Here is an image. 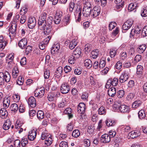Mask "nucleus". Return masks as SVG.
Returning a JSON list of instances; mask_svg holds the SVG:
<instances>
[{"label": "nucleus", "instance_id": "nucleus-59", "mask_svg": "<svg viewBox=\"0 0 147 147\" xmlns=\"http://www.w3.org/2000/svg\"><path fill=\"white\" fill-rule=\"evenodd\" d=\"M124 94V92L123 90H119L117 93V96L119 98H121L123 97Z\"/></svg>", "mask_w": 147, "mask_h": 147}, {"label": "nucleus", "instance_id": "nucleus-54", "mask_svg": "<svg viewBox=\"0 0 147 147\" xmlns=\"http://www.w3.org/2000/svg\"><path fill=\"white\" fill-rule=\"evenodd\" d=\"M117 26V24L115 22H111L110 23L109 25V29L111 30Z\"/></svg>", "mask_w": 147, "mask_h": 147}, {"label": "nucleus", "instance_id": "nucleus-10", "mask_svg": "<svg viewBox=\"0 0 147 147\" xmlns=\"http://www.w3.org/2000/svg\"><path fill=\"white\" fill-rule=\"evenodd\" d=\"M28 105L32 108H34L36 106V100L34 97H29L28 99Z\"/></svg>", "mask_w": 147, "mask_h": 147}, {"label": "nucleus", "instance_id": "nucleus-49", "mask_svg": "<svg viewBox=\"0 0 147 147\" xmlns=\"http://www.w3.org/2000/svg\"><path fill=\"white\" fill-rule=\"evenodd\" d=\"M18 106L16 103L12 104L11 105V108L12 111L16 112L18 109Z\"/></svg>", "mask_w": 147, "mask_h": 147}, {"label": "nucleus", "instance_id": "nucleus-19", "mask_svg": "<svg viewBox=\"0 0 147 147\" xmlns=\"http://www.w3.org/2000/svg\"><path fill=\"white\" fill-rule=\"evenodd\" d=\"M59 49V44L58 43L55 44L53 46L51 49V53H55L57 52Z\"/></svg>", "mask_w": 147, "mask_h": 147}, {"label": "nucleus", "instance_id": "nucleus-9", "mask_svg": "<svg viewBox=\"0 0 147 147\" xmlns=\"http://www.w3.org/2000/svg\"><path fill=\"white\" fill-rule=\"evenodd\" d=\"M36 23V20L34 17H31L29 18L28 20V26L29 28H33L35 26Z\"/></svg>", "mask_w": 147, "mask_h": 147}, {"label": "nucleus", "instance_id": "nucleus-52", "mask_svg": "<svg viewBox=\"0 0 147 147\" xmlns=\"http://www.w3.org/2000/svg\"><path fill=\"white\" fill-rule=\"evenodd\" d=\"M91 45L90 44H88L86 45L85 46V48L84 50L86 53L89 52L91 50Z\"/></svg>", "mask_w": 147, "mask_h": 147}, {"label": "nucleus", "instance_id": "nucleus-20", "mask_svg": "<svg viewBox=\"0 0 147 147\" xmlns=\"http://www.w3.org/2000/svg\"><path fill=\"white\" fill-rule=\"evenodd\" d=\"M107 126H113L115 124V121L111 119H108L105 121Z\"/></svg>", "mask_w": 147, "mask_h": 147}, {"label": "nucleus", "instance_id": "nucleus-15", "mask_svg": "<svg viewBox=\"0 0 147 147\" xmlns=\"http://www.w3.org/2000/svg\"><path fill=\"white\" fill-rule=\"evenodd\" d=\"M78 13V17L77 19L76 20L79 22L81 20H82L83 18H82V16H82V8L81 7L79 8L78 10H76V11H75L74 13V15L75 16L76 15V14Z\"/></svg>", "mask_w": 147, "mask_h": 147}, {"label": "nucleus", "instance_id": "nucleus-63", "mask_svg": "<svg viewBox=\"0 0 147 147\" xmlns=\"http://www.w3.org/2000/svg\"><path fill=\"white\" fill-rule=\"evenodd\" d=\"M90 84L91 85L94 86L96 84V81L95 79L92 76H90L89 77Z\"/></svg>", "mask_w": 147, "mask_h": 147}, {"label": "nucleus", "instance_id": "nucleus-33", "mask_svg": "<svg viewBox=\"0 0 147 147\" xmlns=\"http://www.w3.org/2000/svg\"><path fill=\"white\" fill-rule=\"evenodd\" d=\"M85 66L88 68H90L92 66V65L91 61L89 59H86L84 61Z\"/></svg>", "mask_w": 147, "mask_h": 147}, {"label": "nucleus", "instance_id": "nucleus-4", "mask_svg": "<svg viewBox=\"0 0 147 147\" xmlns=\"http://www.w3.org/2000/svg\"><path fill=\"white\" fill-rule=\"evenodd\" d=\"M45 94V89L43 87L36 88L34 91V96L38 98L42 97Z\"/></svg>", "mask_w": 147, "mask_h": 147}, {"label": "nucleus", "instance_id": "nucleus-56", "mask_svg": "<svg viewBox=\"0 0 147 147\" xmlns=\"http://www.w3.org/2000/svg\"><path fill=\"white\" fill-rule=\"evenodd\" d=\"M142 35L143 37L147 36V26L144 27L143 28L142 32Z\"/></svg>", "mask_w": 147, "mask_h": 147}, {"label": "nucleus", "instance_id": "nucleus-16", "mask_svg": "<svg viewBox=\"0 0 147 147\" xmlns=\"http://www.w3.org/2000/svg\"><path fill=\"white\" fill-rule=\"evenodd\" d=\"M81 53V51L80 48L77 47L73 51L72 55L76 58H78L80 57Z\"/></svg>", "mask_w": 147, "mask_h": 147}, {"label": "nucleus", "instance_id": "nucleus-21", "mask_svg": "<svg viewBox=\"0 0 147 147\" xmlns=\"http://www.w3.org/2000/svg\"><path fill=\"white\" fill-rule=\"evenodd\" d=\"M10 101L9 98L8 97H5L3 101V105L5 108H8L10 105Z\"/></svg>", "mask_w": 147, "mask_h": 147}, {"label": "nucleus", "instance_id": "nucleus-51", "mask_svg": "<svg viewBox=\"0 0 147 147\" xmlns=\"http://www.w3.org/2000/svg\"><path fill=\"white\" fill-rule=\"evenodd\" d=\"M141 15L143 17L147 16V8L144 7L142 10Z\"/></svg>", "mask_w": 147, "mask_h": 147}, {"label": "nucleus", "instance_id": "nucleus-2", "mask_svg": "<svg viewBox=\"0 0 147 147\" xmlns=\"http://www.w3.org/2000/svg\"><path fill=\"white\" fill-rule=\"evenodd\" d=\"M92 9V4L84 5L82 10V16L85 17L91 16Z\"/></svg>", "mask_w": 147, "mask_h": 147}, {"label": "nucleus", "instance_id": "nucleus-45", "mask_svg": "<svg viewBox=\"0 0 147 147\" xmlns=\"http://www.w3.org/2000/svg\"><path fill=\"white\" fill-rule=\"evenodd\" d=\"M24 78H22V76H20L17 80V84L19 85H22L23 84Z\"/></svg>", "mask_w": 147, "mask_h": 147}, {"label": "nucleus", "instance_id": "nucleus-5", "mask_svg": "<svg viewBox=\"0 0 147 147\" xmlns=\"http://www.w3.org/2000/svg\"><path fill=\"white\" fill-rule=\"evenodd\" d=\"M134 21L131 20H128L123 25L122 29L123 30H127L132 26Z\"/></svg>", "mask_w": 147, "mask_h": 147}, {"label": "nucleus", "instance_id": "nucleus-22", "mask_svg": "<svg viewBox=\"0 0 147 147\" xmlns=\"http://www.w3.org/2000/svg\"><path fill=\"white\" fill-rule=\"evenodd\" d=\"M108 92L109 96L113 97L116 94V89L115 87H112L109 90Z\"/></svg>", "mask_w": 147, "mask_h": 147}, {"label": "nucleus", "instance_id": "nucleus-12", "mask_svg": "<svg viewBox=\"0 0 147 147\" xmlns=\"http://www.w3.org/2000/svg\"><path fill=\"white\" fill-rule=\"evenodd\" d=\"M110 140V137L107 134L103 135L100 138L101 142L106 143L109 142Z\"/></svg>", "mask_w": 147, "mask_h": 147}, {"label": "nucleus", "instance_id": "nucleus-42", "mask_svg": "<svg viewBox=\"0 0 147 147\" xmlns=\"http://www.w3.org/2000/svg\"><path fill=\"white\" fill-rule=\"evenodd\" d=\"M105 60L104 59H101L99 62V68L102 69L103 68L105 67Z\"/></svg>", "mask_w": 147, "mask_h": 147}, {"label": "nucleus", "instance_id": "nucleus-37", "mask_svg": "<svg viewBox=\"0 0 147 147\" xmlns=\"http://www.w3.org/2000/svg\"><path fill=\"white\" fill-rule=\"evenodd\" d=\"M130 70H126L123 72L120 76H123V78H125V77L126 78V80L128 79L129 77V72Z\"/></svg>", "mask_w": 147, "mask_h": 147}, {"label": "nucleus", "instance_id": "nucleus-60", "mask_svg": "<svg viewBox=\"0 0 147 147\" xmlns=\"http://www.w3.org/2000/svg\"><path fill=\"white\" fill-rule=\"evenodd\" d=\"M76 58L73 55L70 57L68 59V62L71 64H73L74 63L75 59Z\"/></svg>", "mask_w": 147, "mask_h": 147}, {"label": "nucleus", "instance_id": "nucleus-23", "mask_svg": "<svg viewBox=\"0 0 147 147\" xmlns=\"http://www.w3.org/2000/svg\"><path fill=\"white\" fill-rule=\"evenodd\" d=\"M146 49V46L144 44L140 45L137 48V51L140 54L143 53Z\"/></svg>", "mask_w": 147, "mask_h": 147}, {"label": "nucleus", "instance_id": "nucleus-35", "mask_svg": "<svg viewBox=\"0 0 147 147\" xmlns=\"http://www.w3.org/2000/svg\"><path fill=\"white\" fill-rule=\"evenodd\" d=\"M70 20V17L69 16H67L63 19L62 22L64 25L65 26L69 24Z\"/></svg>", "mask_w": 147, "mask_h": 147}, {"label": "nucleus", "instance_id": "nucleus-8", "mask_svg": "<svg viewBox=\"0 0 147 147\" xmlns=\"http://www.w3.org/2000/svg\"><path fill=\"white\" fill-rule=\"evenodd\" d=\"M85 110V104L83 102L80 103L78 106L77 111L78 113L80 114H84Z\"/></svg>", "mask_w": 147, "mask_h": 147}, {"label": "nucleus", "instance_id": "nucleus-31", "mask_svg": "<svg viewBox=\"0 0 147 147\" xmlns=\"http://www.w3.org/2000/svg\"><path fill=\"white\" fill-rule=\"evenodd\" d=\"M137 132L138 131L136 130L131 131L129 134L130 137L132 139L136 138L139 135V133H138Z\"/></svg>", "mask_w": 147, "mask_h": 147}, {"label": "nucleus", "instance_id": "nucleus-24", "mask_svg": "<svg viewBox=\"0 0 147 147\" xmlns=\"http://www.w3.org/2000/svg\"><path fill=\"white\" fill-rule=\"evenodd\" d=\"M121 105L119 102H115L113 106V110L115 111L119 112Z\"/></svg>", "mask_w": 147, "mask_h": 147}, {"label": "nucleus", "instance_id": "nucleus-3", "mask_svg": "<svg viewBox=\"0 0 147 147\" xmlns=\"http://www.w3.org/2000/svg\"><path fill=\"white\" fill-rule=\"evenodd\" d=\"M41 139L45 140V144L47 146H50L53 140L51 135L46 132H43L41 135Z\"/></svg>", "mask_w": 147, "mask_h": 147}, {"label": "nucleus", "instance_id": "nucleus-64", "mask_svg": "<svg viewBox=\"0 0 147 147\" xmlns=\"http://www.w3.org/2000/svg\"><path fill=\"white\" fill-rule=\"evenodd\" d=\"M135 95L134 93H131L129 94L127 97V98L128 100H131L134 97Z\"/></svg>", "mask_w": 147, "mask_h": 147}, {"label": "nucleus", "instance_id": "nucleus-30", "mask_svg": "<svg viewBox=\"0 0 147 147\" xmlns=\"http://www.w3.org/2000/svg\"><path fill=\"white\" fill-rule=\"evenodd\" d=\"M63 68L61 67H59L57 69L55 73V75H56L57 77H59L62 74Z\"/></svg>", "mask_w": 147, "mask_h": 147}, {"label": "nucleus", "instance_id": "nucleus-13", "mask_svg": "<svg viewBox=\"0 0 147 147\" xmlns=\"http://www.w3.org/2000/svg\"><path fill=\"white\" fill-rule=\"evenodd\" d=\"M37 133L36 131L33 129L29 132L28 136V138L30 141L33 140L36 138Z\"/></svg>", "mask_w": 147, "mask_h": 147}, {"label": "nucleus", "instance_id": "nucleus-50", "mask_svg": "<svg viewBox=\"0 0 147 147\" xmlns=\"http://www.w3.org/2000/svg\"><path fill=\"white\" fill-rule=\"evenodd\" d=\"M100 1L101 3V5L102 7L105 6L106 4L107 0H94V1L96 4H98Z\"/></svg>", "mask_w": 147, "mask_h": 147}, {"label": "nucleus", "instance_id": "nucleus-26", "mask_svg": "<svg viewBox=\"0 0 147 147\" xmlns=\"http://www.w3.org/2000/svg\"><path fill=\"white\" fill-rule=\"evenodd\" d=\"M11 125L10 121L9 120H7L3 125V128L5 130H8L9 128Z\"/></svg>", "mask_w": 147, "mask_h": 147}, {"label": "nucleus", "instance_id": "nucleus-6", "mask_svg": "<svg viewBox=\"0 0 147 147\" xmlns=\"http://www.w3.org/2000/svg\"><path fill=\"white\" fill-rule=\"evenodd\" d=\"M92 13H91V16L94 18L98 16L100 14L101 9L99 6H95L92 9Z\"/></svg>", "mask_w": 147, "mask_h": 147}, {"label": "nucleus", "instance_id": "nucleus-1", "mask_svg": "<svg viewBox=\"0 0 147 147\" xmlns=\"http://www.w3.org/2000/svg\"><path fill=\"white\" fill-rule=\"evenodd\" d=\"M47 16L46 13L43 12L42 13L41 18L39 19L38 24L40 29L44 30L45 34L52 35L55 32L51 26L53 18L51 16H49L46 20L45 19Z\"/></svg>", "mask_w": 147, "mask_h": 147}, {"label": "nucleus", "instance_id": "nucleus-18", "mask_svg": "<svg viewBox=\"0 0 147 147\" xmlns=\"http://www.w3.org/2000/svg\"><path fill=\"white\" fill-rule=\"evenodd\" d=\"M8 114V112L5 109H1L0 110V117L2 119L6 118L7 117Z\"/></svg>", "mask_w": 147, "mask_h": 147}, {"label": "nucleus", "instance_id": "nucleus-14", "mask_svg": "<svg viewBox=\"0 0 147 147\" xmlns=\"http://www.w3.org/2000/svg\"><path fill=\"white\" fill-rule=\"evenodd\" d=\"M27 44L26 39L24 38L19 42L18 45L19 47L22 49H24Z\"/></svg>", "mask_w": 147, "mask_h": 147}, {"label": "nucleus", "instance_id": "nucleus-46", "mask_svg": "<svg viewBox=\"0 0 147 147\" xmlns=\"http://www.w3.org/2000/svg\"><path fill=\"white\" fill-rule=\"evenodd\" d=\"M98 49H96L94 51H92L91 53V57L93 59L96 58L98 55Z\"/></svg>", "mask_w": 147, "mask_h": 147}, {"label": "nucleus", "instance_id": "nucleus-48", "mask_svg": "<svg viewBox=\"0 0 147 147\" xmlns=\"http://www.w3.org/2000/svg\"><path fill=\"white\" fill-rule=\"evenodd\" d=\"M98 112L100 115H105L106 113V109L104 107H101L98 110Z\"/></svg>", "mask_w": 147, "mask_h": 147}, {"label": "nucleus", "instance_id": "nucleus-41", "mask_svg": "<svg viewBox=\"0 0 147 147\" xmlns=\"http://www.w3.org/2000/svg\"><path fill=\"white\" fill-rule=\"evenodd\" d=\"M117 49L115 48L110 49V55L111 58L114 57L117 53Z\"/></svg>", "mask_w": 147, "mask_h": 147}, {"label": "nucleus", "instance_id": "nucleus-39", "mask_svg": "<svg viewBox=\"0 0 147 147\" xmlns=\"http://www.w3.org/2000/svg\"><path fill=\"white\" fill-rule=\"evenodd\" d=\"M139 118L140 119H144L146 117V114L144 110H141L138 113Z\"/></svg>", "mask_w": 147, "mask_h": 147}, {"label": "nucleus", "instance_id": "nucleus-36", "mask_svg": "<svg viewBox=\"0 0 147 147\" xmlns=\"http://www.w3.org/2000/svg\"><path fill=\"white\" fill-rule=\"evenodd\" d=\"M130 70H126L123 72L120 76H123V78H125V77L126 78V80L128 79L129 77V72Z\"/></svg>", "mask_w": 147, "mask_h": 147}, {"label": "nucleus", "instance_id": "nucleus-28", "mask_svg": "<svg viewBox=\"0 0 147 147\" xmlns=\"http://www.w3.org/2000/svg\"><path fill=\"white\" fill-rule=\"evenodd\" d=\"M142 103V101L140 100L135 101L132 104L133 108H136L140 106Z\"/></svg>", "mask_w": 147, "mask_h": 147}, {"label": "nucleus", "instance_id": "nucleus-40", "mask_svg": "<svg viewBox=\"0 0 147 147\" xmlns=\"http://www.w3.org/2000/svg\"><path fill=\"white\" fill-rule=\"evenodd\" d=\"M143 71V67L141 65H138L137 68L136 74L139 75L142 74Z\"/></svg>", "mask_w": 147, "mask_h": 147}, {"label": "nucleus", "instance_id": "nucleus-47", "mask_svg": "<svg viewBox=\"0 0 147 147\" xmlns=\"http://www.w3.org/2000/svg\"><path fill=\"white\" fill-rule=\"evenodd\" d=\"M137 5L136 4L131 3L128 6V9L130 11H131L135 9Z\"/></svg>", "mask_w": 147, "mask_h": 147}, {"label": "nucleus", "instance_id": "nucleus-53", "mask_svg": "<svg viewBox=\"0 0 147 147\" xmlns=\"http://www.w3.org/2000/svg\"><path fill=\"white\" fill-rule=\"evenodd\" d=\"M28 143L27 139L26 138L23 137L21 141V145L22 146H25Z\"/></svg>", "mask_w": 147, "mask_h": 147}, {"label": "nucleus", "instance_id": "nucleus-58", "mask_svg": "<svg viewBox=\"0 0 147 147\" xmlns=\"http://www.w3.org/2000/svg\"><path fill=\"white\" fill-rule=\"evenodd\" d=\"M28 11V9L25 7L22 8L20 11V14L22 16L25 14Z\"/></svg>", "mask_w": 147, "mask_h": 147}, {"label": "nucleus", "instance_id": "nucleus-61", "mask_svg": "<svg viewBox=\"0 0 147 147\" xmlns=\"http://www.w3.org/2000/svg\"><path fill=\"white\" fill-rule=\"evenodd\" d=\"M61 18L55 16L54 20L55 24H59L61 22Z\"/></svg>", "mask_w": 147, "mask_h": 147}, {"label": "nucleus", "instance_id": "nucleus-44", "mask_svg": "<svg viewBox=\"0 0 147 147\" xmlns=\"http://www.w3.org/2000/svg\"><path fill=\"white\" fill-rule=\"evenodd\" d=\"M80 135V132L78 129L74 130L72 132V135L74 138H78Z\"/></svg>", "mask_w": 147, "mask_h": 147}, {"label": "nucleus", "instance_id": "nucleus-11", "mask_svg": "<svg viewBox=\"0 0 147 147\" xmlns=\"http://www.w3.org/2000/svg\"><path fill=\"white\" fill-rule=\"evenodd\" d=\"M74 2H71L69 4V11L72 13L75 7V3L78 5L80 3V0H73Z\"/></svg>", "mask_w": 147, "mask_h": 147}, {"label": "nucleus", "instance_id": "nucleus-62", "mask_svg": "<svg viewBox=\"0 0 147 147\" xmlns=\"http://www.w3.org/2000/svg\"><path fill=\"white\" fill-rule=\"evenodd\" d=\"M84 146L86 147H88L90 145V142L88 139H85L84 140Z\"/></svg>", "mask_w": 147, "mask_h": 147}, {"label": "nucleus", "instance_id": "nucleus-57", "mask_svg": "<svg viewBox=\"0 0 147 147\" xmlns=\"http://www.w3.org/2000/svg\"><path fill=\"white\" fill-rule=\"evenodd\" d=\"M130 129V127L128 126H123L121 128V130L123 132H128Z\"/></svg>", "mask_w": 147, "mask_h": 147}, {"label": "nucleus", "instance_id": "nucleus-55", "mask_svg": "<svg viewBox=\"0 0 147 147\" xmlns=\"http://www.w3.org/2000/svg\"><path fill=\"white\" fill-rule=\"evenodd\" d=\"M111 79L112 86H116L118 84V79L115 78L113 80L112 79Z\"/></svg>", "mask_w": 147, "mask_h": 147}, {"label": "nucleus", "instance_id": "nucleus-43", "mask_svg": "<svg viewBox=\"0 0 147 147\" xmlns=\"http://www.w3.org/2000/svg\"><path fill=\"white\" fill-rule=\"evenodd\" d=\"M19 71L17 67L14 68L12 70V74L13 78H16L18 75Z\"/></svg>", "mask_w": 147, "mask_h": 147}, {"label": "nucleus", "instance_id": "nucleus-34", "mask_svg": "<svg viewBox=\"0 0 147 147\" xmlns=\"http://www.w3.org/2000/svg\"><path fill=\"white\" fill-rule=\"evenodd\" d=\"M37 116L38 119H42L44 118V113L42 111H38L37 113Z\"/></svg>", "mask_w": 147, "mask_h": 147}, {"label": "nucleus", "instance_id": "nucleus-32", "mask_svg": "<svg viewBox=\"0 0 147 147\" xmlns=\"http://www.w3.org/2000/svg\"><path fill=\"white\" fill-rule=\"evenodd\" d=\"M77 41L75 39L72 40L69 43V49L72 50L77 45Z\"/></svg>", "mask_w": 147, "mask_h": 147}, {"label": "nucleus", "instance_id": "nucleus-25", "mask_svg": "<svg viewBox=\"0 0 147 147\" xmlns=\"http://www.w3.org/2000/svg\"><path fill=\"white\" fill-rule=\"evenodd\" d=\"M16 26L17 25H12L10 27L9 29L10 35V33L13 35L14 36L15 35Z\"/></svg>", "mask_w": 147, "mask_h": 147}, {"label": "nucleus", "instance_id": "nucleus-7", "mask_svg": "<svg viewBox=\"0 0 147 147\" xmlns=\"http://www.w3.org/2000/svg\"><path fill=\"white\" fill-rule=\"evenodd\" d=\"M69 90V86L67 83H64L61 85L60 88V91L62 94H66Z\"/></svg>", "mask_w": 147, "mask_h": 147}, {"label": "nucleus", "instance_id": "nucleus-27", "mask_svg": "<svg viewBox=\"0 0 147 147\" xmlns=\"http://www.w3.org/2000/svg\"><path fill=\"white\" fill-rule=\"evenodd\" d=\"M3 75L4 80L7 82H9L10 79V76L9 72L5 71L4 73H3Z\"/></svg>", "mask_w": 147, "mask_h": 147}, {"label": "nucleus", "instance_id": "nucleus-29", "mask_svg": "<svg viewBox=\"0 0 147 147\" xmlns=\"http://www.w3.org/2000/svg\"><path fill=\"white\" fill-rule=\"evenodd\" d=\"M14 58V54L11 53L7 57L6 59V62L8 64L12 62Z\"/></svg>", "mask_w": 147, "mask_h": 147}, {"label": "nucleus", "instance_id": "nucleus-17", "mask_svg": "<svg viewBox=\"0 0 147 147\" xmlns=\"http://www.w3.org/2000/svg\"><path fill=\"white\" fill-rule=\"evenodd\" d=\"M119 111L121 113H128L129 111V107L125 105H121Z\"/></svg>", "mask_w": 147, "mask_h": 147}, {"label": "nucleus", "instance_id": "nucleus-38", "mask_svg": "<svg viewBox=\"0 0 147 147\" xmlns=\"http://www.w3.org/2000/svg\"><path fill=\"white\" fill-rule=\"evenodd\" d=\"M130 70H126L123 72L120 76H123V78H125V77L126 78V80L128 79L129 77V72Z\"/></svg>", "mask_w": 147, "mask_h": 147}]
</instances>
